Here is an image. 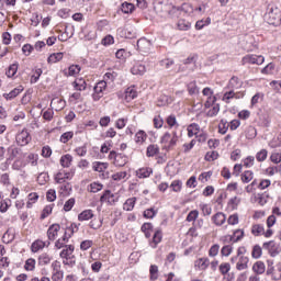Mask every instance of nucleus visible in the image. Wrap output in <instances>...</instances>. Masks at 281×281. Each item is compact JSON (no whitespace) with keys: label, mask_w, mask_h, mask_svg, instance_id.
<instances>
[{"label":"nucleus","mask_w":281,"mask_h":281,"mask_svg":"<svg viewBox=\"0 0 281 281\" xmlns=\"http://www.w3.org/2000/svg\"><path fill=\"white\" fill-rule=\"evenodd\" d=\"M72 87L76 91H85L87 89V81L83 78H77L72 82Z\"/></svg>","instance_id":"obj_42"},{"label":"nucleus","mask_w":281,"mask_h":281,"mask_svg":"<svg viewBox=\"0 0 281 281\" xmlns=\"http://www.w3.org/2000/svg\"><path fill=\"white\" fill-rule=\"evenodd\" d=\"M187 91L189 95H196L199 93V87L196 86V81H191L187 86Z\"/></svg>","instance_id":"obj_57"},{"label":"nucleus","mask_w":281,"mask_h":281,"mask_svg":"<svg viewBox=\"0 0 281 281\" xmlns=\"http://www.w3.org/2000/svg\"><path fill=\"white\" fill-rule=\"evenodd\" d=\"M247 247L239 246L236 250V255L231 257V263L235 265L236 271H247L249 269V257L246 256Z\"/></svg>","instance_id":"obj_3"},{"label":"nucleus","mask_w":281,"mask_h":281,"mask_svg":"<svg viewBox=\"0 0 281 281\" xmlns=\"http://www.w3.org/2000/svg\"><path fill=\"white\" fill-rule=\"evenodd\" d=\"M23 86H19L16 88H14L13 90H11L9 93H4L3 98L5 100H14V98H16L18 95H21V93H23Z\"/></svg>","instance_id":"obj_30"},{"label":"nucleus","mask_w":281,"mask_h":281,"mask_svg":"<svg viewBox=\"0 0 281 281\" xmlns=\"http://www.w3.org/2000/svg\"><path fill=\"white\" fill-rule=\"evenodd\" d=\"M211 221L215 227H223L227 223V215L220 211L212 215Z\"/></svg>","instance_id":"obj_18"},{"label":"nucleus","mask_w":281,"mask_h":281,"mask_svg":"<svg viewBox=\"0 0 281 281\" xmlns=\"http://www.w3.org/2000/svg\"><path fill=\"white\" fill-rule=\"evenodd\" d=\"M160 153L159 145L150 144L146 148V157H157Z\"/></svg>","instance_id":"obj_32"},{"label":"nucleus","mask_w":281,"mask_h":281,"mask_svg":"<svg viewBox=\"0 0 281 281\" xmlns=\"http://www.w3.org/2000/svg\"><path fill=\"white\" fill-rule=\"evenodd\" d=\"M159 278V267L157 265H151L149 268V280L156 281Z\"/></svg>","instance_id":"obj_51"},{"label":"nucleus","mask_w":281,"mask_h":281,"mask_svg":"<svg viewBox=\"0 0 281 281\" xmlns=\"http://www.w3.org/2000/svg\"><path fill=\"white\" fill-rule=\"evenodd\" d=\"M23 269H24V271H27V272H31V273L36 271V259L32 258V257L27 258L24 261Z\"/></svg>","instance_id":"obj_31"},{"label":"nucleus","mask_w":281,"mask_h":281,"mask_svg":"<svg viewBox=\"0 0 281 281\" xmlns=\"http://www.w3.org/2000/svg\"><path fill=\"white\" fill-rule=\"evenodd\" d=\"M229 131V122L227 120L222 119L217 125V133L220 135H227V132Z\"/></svg>","instance_id":"obj_37"},{"label":"nucleus","mask_w":281,"mask_h":281,"mask_svg":"<svg viewBox=\"0 0 281 281\" xmlns=\"http://www.w3.org/2000/svg\"><path fill=\"white\" fill-rule=\"evenodd\" d=\"M241 183H250V181H254V171L246 170L240 176Z\"/></svg>","instance_id":"obj_52"},{"label":"nucleus","mask_w":281,"mask_h":281,"mask_svg":"<svg viewBox=\"0 0 281 281\" xmlns=\"http://www.w3.org/2000/svg\"><path fill=\"white\" fill-rule=\"evenodd\" d=\"M71 183L64 182L61 186L58 187V195L60 199H67V196H71L72 192Z\"/></svg>","instance_id":"obj_21"},{"label":"nucleus","mask_w":281,"mask_h":281,"mask_svg":"<svg viewBox=\"0 0 281 281\" xmlns=\"http://www.w3.org/2000/svg\"><path fill=\"white\" fill-rule=\"evenodd\" d=\"M108 159L112 166L115 168H124L126 164H128V156L126 154L117 153L115 150H111Z\"/></svg>","instance_id":"obj_6"},{"label":"nucleus","mask_w":281,"mask_h":281,"mask_svg":"<svg viewBox=\"0 0 281 281\" xmlns=\"http://www.w3.org/2000/svg\"><path fill=\"white\" fill-rule=\"evenodd\" d=\"M70 139H74V132L72 131L66 132V133L61 134L60 137H59V142L61 144H67L68 142H70Z\"/></svg>","instance_id":"obj_63"},{"label":"nucleus","mask_w":281,"mask_h":281,"mask_svg":"<svg viewBox=\"0 0 281 281\" xmlns=\"http://www.w3.org/2000/svg\"><path fill=\"white\" fill-rule=\"evenodd\" d=\"M81 67L80 65H71L68 68V74L66 72L65 76H78V74H80L81 71Z\"/></svg>","instance_id":"obj_59"},{"label":"nucleus","mask_w":281,"mask_h":281,"mask_svg":"<svg viewBox=\"0 0 281 281\" xmlns=\"http://www.w3.org/2000/svg\"><path fill=\"white\" fill-rule=\"evenodd\" d=\"M136 45L138 52H142L143 54H148V52H150V42L145 37L139 38Z\"/></svg>","instance_id":"obj_25"},{"label":"nucleus","mask_w":281,"mask_h":281,"mask_svg":"<svg viewBox=\"0 0 281 281\" xmlns=\"http://www.w3.org/2000/svg\"><path fill=\"white\" fill-rule=\"evenodd\" d=\"M167 124V128L172 130V128H179V122L177 121V115L170 114L166 117L165 120Z\"/></svg>","instance_id":"obj_33"},{"label":"nucleus","mask_w":281,"mask_h":281,"mask_svg":"<svg viewBox=\"0 0 281 281\" xmlns=\"http://www.w3.org/2000/svg\"><path fill=\"white\" fill-rule=\"evenodd\" d=\"M262 100H265V93L262 92H257L250 101V109H254V106H256V104H260V102H262Z\"/></svg>","instance_id":"obj_49"},{"label":"nucleus","mask_w":281,"mask_h":281,"mask_svg":"<svg viewBox=\"0 0 281 281\" xmlns=\"http://www.w3.org/2000/svg\"><path fill=\"white\" fill-rule=\"evenodd\" d=\"M171 192H176L177 194H179V192H181V190H183V181L181 180H173L170 186H169Z\"/></svg>","instance_id":"obj_46"},{"label":"nucleus","mask_w":281,"mask_h":281,"mask_svg":"<svg viewBox=\"0 0 281 281\" xmlns=\"http://www.w3.org/2000/svg\"><path fill=\"white\" fill-rule=\"evenodd\" d=\"M92 170L94 172H99V175H102V177H104V172L109 170V162L94 161L92 162Z\"/></svg>","instance_id":"obj_24"},{"label":"nucleus","mask_w":281,"mask_h":281,"mask_svg":"<svg viewBox=\"0 0 281 281\" xmlns=\"http://www.w3.org/2000/svg\"><path fill=\"white\" fill-rule=\"evenodd\" d=\"M45 247H49V243L43 239H35L30 246V251L31 254H40Z\"/></svg>","instance_id":"obj_15"},{"label":"nucleus","mask_w":281,"mask_h":281,"mask_svg":"<svg viewBox=\"0 0 281 281\" xmlns=\"http://www.w3.org/2000/svg\"><path fill=\"white\" fill-rule=\"evenodd\" d=\"M240 203H243V198L237 195L231 198L226 204V212H236L240 207Z\"/></svg>","instance_id":"obj_19"},{"label":"nucleus","mask_w":281,"mask_h":281,"mask_svg":"<svg viewBox=\"0 0 281 281\" xmlns=\"http://www.w3.org/2000/svg\"><path fill=\"white\" fill-rule=\"evenodd\" d=\"M59 164L63 169L71 168V165L74 164V156H71V154L63 155L59 159Z\"/></svg>","instance_id":"obj_29"},{"label":"nucleus","mask_w":281,"mask_h":281,"mask_svg":"<svg viewBox=\"0 0 281 281\" xmlns=\"http://www.w3.org/2000/svg\"><path fill=\"white\" fill-rule=\"evenodd\" d=\"M199 133H201V125L198 123H191L187 126L188 137H196Z\"/></svg>","instance_id":"obj_27"},{"label":"nucleus","mask_w":281,"mask_h":281,"mask_svg":"<svg viewBox=\"0 0 281 281\" xmlns=\"http://www.w3.org/2000/svg\"><path fill=\"white\" fill-rule=\"evenodd\" d=\"M157 213L158 211L155 210V207H149V209H146L144 212H143V216L147 220H153L155 218V216H157Z\"/></svg>","instance_id":"obj_58"},{"label":"nucleus","mask_w":281,"mask_h":281,"mask_svg":"<svg viewBox=\"0 0 281 281\" xmlns=\"http://www.w3.org/2000/svg\"><path fill=\"white\" fill-rule=\"evenodd\" d=\"M146 139H148V134H146L144 130L136 132L134 140L137 146H144V144H146Z\"/></svg>","instance_id":"obj_26"},{"label":"nucleus","mask_w":281,"mask_h":281,"mask_svg":"<svg viewBox=\"0 0 281 281\" xmlns=\"http://www.w3.org/2000/svg\"><path fill=\"white\" fill-rule=\"evenodd\" d=\"M231 236L233 238V243H240V240L245 238V229L237 228L233 231Z\"/></svg>","instance_id":"obj_45"},{"label":"nucleus","mask_w":281,"mask_h":281,"mask_svg":"<svg viewBox=\"0 0 281 281\" xmlns=\"http://www.w3.org/2000/svg\"><path fill=\"white\" fill-rule=\"evenodd\" d=\"M106 81H99L95 83L91 95L93 102H100V100L104 98V91H106Z\"/></svg>","instance_id":"obj_10"},{"label":"nucleus","mask_w":281,"mask_h":281,"mask_svg":"<svg viewBox=\"0 0 281 281\" xmlns=\"http://www.w3.org/2000/svg\"><path fill=\"white\" fill-rule=\"evenodd\" d=\"M104 189V184L101 182L94 181L90 183L87 188L88 192H92V194H95Z\"/></svg>","instance_id":"obj_43"},{"label":"nucleus","mask_w":281,"mask_h":281,"mask_svg":"<svg viewBox=\"0 0 281 281\" xmlns=\"http://www.w3.org/2000/svg\"><path fill=\"white\" fill-rule=\"evenodd\" d=\"M74 251H76V246L67 245L60 251L59 257L63 258V260H71V258H76V256H74Z\"/></svg>","instance_id":"obj_20"},{"label":"nucleus","mask_w":281,"mask_h":281,"mask_svg":"<svg viewBox=\"0 0 281 281\" xmlns=\"http://www.w3.org/2000/svg\"><path fill=\"white\" fill-rule=\"evenodd\" d=\"M138 95L139 92L137 91V86H130L124 90L123 100L127 103L133 102Z\"/></svg>","instance_id":"obj_13"},{"label":"nucleus","mask_w":281,"mask_h":281,"mask_svg":"<svg viewBox=\"0 0 281 281\" xmlns=\"http://www.w3.org/2000/svg\"><path fill=\"white\" fill-rule=\"evenodd\" d=\"M252 271L256 276H262L267 271V266L262 261H256L252 265Z\"/></svg>","instance_id":"obj_36"},{"label":"nucleus","mask_w":281,"mask_h":281,"mask_svg":"<svg viewBox=\"0 0 281 281\" xmlns=\"http://www.w3.org/2000/svg\"><path fill=\"white\" fill-rule=\"evenodd\" d=\"M184 12V14H188V16H194V5L190 2H184L180 8L172 7V9L169 11V16L171 19H175L180 12Z\"/></svg>","instance_id":"obj_9"},{"label":"nucleus","mask_w":281,"mask_h":281,"mask_svg":"<svg viewBox=\"0 0 281 281\" xmlns=\"http://www.w3.org/2000/svg\"><path fill=\"white\" fill-rule=\"evenodd\" d=\"M100 203H106V205H115L117 203V196L111 192V190H105L100 196Z\"/></svg>","instance_id":"obj_14"},{"label":"nucleus","mask_w":281,"mask_h":281,"mask_svg":"<svg viewBox=\"0 0 281 281\" xmlns=\"http://www.w3.org/2000/svg\"><path fill=\"white\" fill-rule=\"evenodd\" d=\"M177 27H178V30H180L182 32H188V30H190V27H192V23H190L189 21H187L184 19H181L178 21Z\"/></svg>","instance_id":"obj_50"},{"label":"nucleus","mask_w":281,"mask_h":281,"mask_svg":"<svg viewBox=\"0 0 281 281\" xmlns=\"http://www.w3.org/2000/svg\"><path fill=\"white\" fill-rule=\"evenodd\" d=\"M52 212H54V204L46 205L40 215L41 221H45L47 216L52 215Z\"/></svg>","instance_id":"obj_55"},{"label":"nucleus","mask_w":281,"mask_h":281,"mask_svg":"<svg viewBox=\"0 0 281 281\" xmlns=\"http://www.w3.org/2000/svg\"><path fill=\"white\" fill-rule=\"evenodd\" d=\"M58 234H60V224H53L48 227L46 235L48 240L54 241L58 238Z\"/></svg>","instance_id":"obj_22"},{"label":"nucleus","mask_w":281,"mask_h":281,"mask_svg":"<svg viewBox=\"0 0 281 281\" xmlns=\"http://www.w3.org/2000/svg\"><path fill=\"white\" fill-rule=\"evenodd\" d=\"M153 175V167H140L135 171L137 179H148Z\"/></svg>","instance_id":"obj_23"},{"label":"nucleus","mask_w":281,"mask_h":281,"mask_svg":"<svg viewBox=\"0 0 281 281\" xmlns=\"http://www.w3.org/2000/svg\"><path fill=\"white\" fill-rule=\"evenodd\" d=\"M266 20L269 23V25H274V27L281 25L280 8H278V5L276 4L269 3L267 5Z\"/></svg>","instance_id":"obj_5"},{"label":"nucleus","mask_w":281,"mask_h":281,"mask_svg":"<svg viewBox=\"0 0 281 281\" xmlns=\"http://www.w3.org/2000/svg\"><path fill=\"white\" fill-rule=\"evenodd\" d=\"M115 78H117V72L110 70L104 74L103 81L104 82H114Z\"/></svg>","instance_id":"obj_61"},{"label":"nucleus","mask_w":281,"mask_h":281,"mask_svg":"<svg viewBox=\"0 0 281 281\" xmlns=\"http://www.w3.org/2000/svg\"><path fill=\"white\" fill-rule=\"evenodd\" d=\"M16 71H19V61L11 64L5 71L7 78H14L16 76Z\"/></svg>","instance_id":"obj_39"},{"label":"nucleus","mask_w":281,"mask_h":281,"mask_svg":"<svg viewBox=\"0 0 281 281\" xmlns=\"http://www.w3.org/2000/svg\"><path fill=\"white\" fill-rule=\"evenodd\" d=\"M232 254H234V246L224 245L221 248V256H223L224 258H229V256H232Z\"/></svg>","instance_id":"obj_54"},{"label":"nucleus","mask_w":281,"mask_h":281,"mask_svg":"<svg viewBox=\"0 0 281 281\" xmlns=\"http://www.w3.org/2000/svg\"><path fill=\"white\" fill-rule=\"evenodd\" d=\"M133 76H144L146 74V66L142 64H135L131 69Z\"/></svg>","instance_id":"obj_44"},{"label":"nucleus","mask_w":281,"mask_h":281,"mask_svg":"<svg viewBox=\"0 0 281 281\" xmlns=\"http://www.w3.org/2000/svg\"><path fill=\"white\" fill-rule=\"evenodd\" d=\"M227 223L228 225H238V223H240V216L238 215V213H234L232 215L228 216L227 218Z\"/></svg>","instance_id":"obj_64"},{"label":"nucleus","mask_w":281,"mask_h":281,"mask_svg":"<svg viewBox=\"0 0 281 281\" xmlns=\"http://www.w3.org/2000/svg\"><path fill=\"white\" fill-rule=\"evenodd\" d=\"M212 24V18H206L205 20H199L195 23V30H203V27H207V25Z\"/></svg>","instance_id":"obj_56"},{"label":"nucleus","mask_w":281,"mask_h":281,"mask_svg":"<svg viewBox=\"0 0 281 281\" xmlns=\"http://www.w3.org/2000/svg\"><path fill=\"white\" fill-rule=\"evenodd\" d=\"M40 195L36 192H32L27 195L26 207L27 210H32L34 204L38 203Z\"/></svg>","instance_id":"obj_35"},{"label":"nucleus","mask_w":281,"mask_h":281,"mask_svg":"<svg viewBox=\"0 0 281 281\" xmlns=\"http://www.w3.org/2000/svg\"><path fill=\"white\" fill-rule=\"evenodd\" d=\"M52 262V256L47 252H43L42 255L38 256L37 258V263L40 267H45Z\"/></svg>","instance_id":"obj_41"},{"label":"nucleus","mask_w":281,"mask_h":281,"mask_svg":"<svg viewBox=\"0 0 281 281\" xmlns=\"http://www.w3.org/2000/svg\"><path fill=\"white\" fill-rule=\"evenodd\" d=\"M137 203V198H128L124 204H123V210L125 212H133L135 210V205Z\"/></svg>","instance_id":"obj_38"},{"label":"nucleus","mask_w":281,"mask_h":281,"mask_svg":"<svg viewBox=\"0 0 281 281\" xmlns=\"http://www.w3.org/2000/svg\"><path fill=\"white\" fill-rule=\"evenodd\" d=\"M112 148H113V140H111V139L105 140V142L101 145L100 153H102L103 155H106V153H109V150H111Z\"/></svg>","instance_id":"obj_62"},{"label":"nucleus","mask_w":281,"mask_h":281,"mask_svg":"<svg viewBox=\"0 0 281 281\" xmlns=\"http://www.w3.org/2000/svg\"><path fill=\"white\" fill-rule=\"evenodd\" d=\"M74 177H76V169H59L54 175V181L58 184L69 183Z\"/></svg>","instance_id":"obj_7"},{"label":"nucleus","mask_w":281,"mask_h":281,"mask_svg":"<svg viewBox=\"0 0 281 281\" xmlns=\"http://www.w3.org/2000/svg\"><path fill=\"white\" fill-rule=\"evenodd\" d=\"M24 164H30V166L36 167L38 166V154L30 153L26 155Z\"/></svg>","instance_id":"obj_40"},{"label":"nucleus","mask_w":281,"mask_h":281,"mask_svg":"<svg viewBox=\"0 0 281 281\" xmlns=\"http://www.w3.org/2000/svg\"><path fill=\"white\" fill-rule=\"evenodd\" d=\"M245 135L247 139H255L256 135H258V132L256 131V127L250 125L246 128Z\"/></svg>","instance_id":"obj_60"},{"label":"nucleus","mask_w":281,"mask_h":281,"mask_svg":"<svg viewBox=\"0 0 281 281\" xmlns=\"http://www.w3.org/2000/svg\"><path fill=\"white\" fill-rule=\"evenodd\" d=\"M263 249L268 250V254L271 256V258H276V256L280 254V245L273 240L263 243Z\"/></svg>","instance_id":"obj_16"},{"label":"nucleus","mask_w":281,"mask_h":281,"mask_svg":"<svg viewBox=\"0 0 281 281\" xmlns=\"http://www.w3.org/2000/svg\"><path fill=\"white\" fill-rule=\"evenodd\" d=\"M121 10L124 14H133V12L135 11V4L130 2H123Z\"/></svg>","instance_id":"obj_53"},{"label":"nucleus","mask_w":281,"mask_h":281,"mask_svg":"<svg viewBox=\"0 0 281 281\" xmlns=\"http://www.w3.org/2000/svg\"><path fill=\"white\" fill-rule=\"evenodd\" d=\"M93 218V210H85L78 215V221H91Z\"/></svg>","instance_id":"obj_48"},{"label":"nucleus","mask_w":281,"mask_h":281,"mask_svg":"<svg viewBox=\"0 0 281 281\" xmlns=\"http://www.w3.org/2000/svg\"><path fill=\"white\" fill-rule=\"evenodd\" d=\"M160 144L162 146V150H166V153L175 150V147L179 144V134H177V131H172L171 133L165 132L160 137Z\"/></svg>","instance_id":"obj_4"},{"label":"nucleus","mask_w":281,"mask_h":281,"mask_svg":"<svg viewBox=\"0 0 281 281\" xmlns=\"http://www.w3.org/2000/svg\"><path fill=\"white\" fill-rule=\"evenodd\" d=\"M202 95L206 98L204 102V113L206 117H216L221 113V103L217 102L216 95H214V90L210 87H205L202 90Z\"/></svg>","instance_id":"obj_1"},{"label":"nucleus","mask_w":281,"mask_h":281,"mask_svg":"<svg viewBox=\"0 0 281 281\" xmlns=\"http://www.w3.org/2000/svg\"><path fill=\"white\" fill-rule=\"evenodd\" d=\"M243 88V80L240 78L233 76L228 83H227V89L234 91L235 89H241Z\"/></svg>","instance_id":"obj_28"},{"label":"nucleus","mask_w":281,"mask_h":281,"mask_svg":"<svg viewBox=\"0 0 281 281\" xmlns=\"http://www.w3.org/2000/svg\"><path fill=\"white\" fill-rule=\"evenodd\" d=\"M32 76L30 79L31 85H36V82H38V80L41 79V76H43V69L41 68H35L32 70Z\"/></svg>","instance_id":"obj_47"},{"label":"nucleus","mask_w":281,"mask_h":281,"mask_svg":"<svg viewBox=\"0 0 281 281\" xmlns=\"http://www.w3.org/2000/svg\"><path fill=\"white\" fill-rule=\"evenodd\" d=\"M193 267L196 271H205L206 269H210V258L200 257L195 259Z\"/></svg>","instance_id":"obj_17"},{"label":"nucleus","mask_w":281,"mask_h":281,"mask_svg":"<svg viewBox=\"0 0 281 281\" xmlns=\"http://www.w3.org/2000/svg\"><path fill=\"white\" fill-rule=\"evenodd\" d=\"M265 56L248 54L241 58V65H263Z\"/></svg>","instance_id":"obj_11"},{"label":"nucleus","mask_w":281,"mask_h":281,"mask_svg":"<svg viewBox=\"0 0 281 281\" xmlns=\"http://www.w3.org/2000/svg\"><path fill=\"white\" fill-rule=\"evenodd\" d=\"M65 58V53H53L47 58L48 65H55L56 63H60Z\"/></svg>","instance_id":"obj_34"},{"label":"nucleus","mask_w":281,"mask_h":281,"mask_svg":"<svg viewBox=\"0 0 281 281\" xmlns=\"http://www.w3.org/2000/svg\"><path fill=\"white\" fill-rule=\"evenodd\" d=\"M250 234L255 236V238H271L273 236V229H265V224L254 223L250 227Z\"/></svg>","instance_id":"obj_8"},{"label":"nucleus","mask_w":281,"mask_h":281,"mask_svg":"<svg viewBox=\"0 0 281 281\" xmlns=\"http://www.w3.org/2000/svg\"><path fill=\"white\" fill-rule=\"evenodd\" d=\"M15 142L18 146H27V144L32 142V135L30 134L27 128H23L21 132L16 134Z\"/></svg>","instance_id":"obj_12"},{"label":"nucleus","mask_w":281,"mask_h":281,"mask_svg":"<svg viewBox=\"0 0 281 281\" xmlns=\"http://www.w3.org/2000/svg\"><path fill=\"white\" fill-rule=\"evenodd\" d=\"M140 232L144 233L145 238L148 239V244L151 249H157L161 240H164V231L160 228L155 229V226L150 222H145L140 226Z\"/></svg>","instance_id":"obj_2"}]
</instances>
